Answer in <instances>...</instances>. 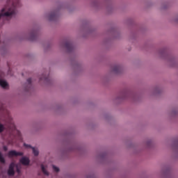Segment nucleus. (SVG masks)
I'll return each instance as SVG.
<instances>
[{
    "mask_svg": "<svg viewBox=\"0 0 178 178\" xmlns=\"http://www.w3.org/2000/svg\"><path fill=\"white\" fill-rule=\"evenodd\" d=\"M21 4L19 0H9L7 6L1 10L0 13V19L9 20L15 17L17 12V8L20 7Z\"/></svg>",
    "mask_w": 178,
    "mask_h": 178,
    "instance_id": "1",
    "label": "nucleus"
},
{
    "mask_svg": "<svg viewBox=\"0 0 178 178\" xmlns=\"http://www.w3.org/2000/svg\"><path fill=\"white\" fill-rule=\"evenodd\" d=\"M23 155L24 154L22 152H17L15 150L10 151L8 154V156L9 158H13L15 156H23Z\"/></svg>",
    "mask_w": 178,
    "mask_h": 178,
    "instance_id": "2",
    "label": "nucleus"
},
{
    "mask_svg": "<svg viewBox=\"0 0 178 178\" xmlns=\"http://www.w3.org/2000/svg\"><path fill=\"white\" fill-rule=\"evenodd\" d=\"M15 166V164L14 163H12L10 165L9 170L8 171V174L9 176H13L15 175V170H14Z\"/></svg>",
    "mask_w": 178,
    "mask_h": 178,
    "instance_id": "3",
    "label": "nucleus"
},
{
    "mask_svg": "<svg viewBox=\"0 0 178 178\" xmlns=\"http://www.w3.org/2000/svg\"><path fill=\"white\" fill-rule=\"evenodd\" d=\"M65 47H66L67 51H70V52L72 51V49H73V46L69 41L65 42Z\"/></svg>",
    "mask_w": 178,
    "mask_h": 178,
    "instance_id": "4",
    "label": "nucleus"
},
{
    "mask_svg": "<svg viewBox=\"0 0 178 178\" xmlns=\"http://www.w3.org/2000/svg\"><path fill=\"white\" fill-rule=\"evenodd\" d=\"M8 128L11 131H15L16 130V127H15V124H14V122H13L12 120H10L9 123H8Z\"/></svg>",
    "mask_w": 178,
    "mask_h": 178,
    "instance_id": "5",
    "label": "nucleus"
},
{
    "mask_svg": "<svg viewBox=\"0 0 178 178\" xmlns=\"http://www.w3.org/2000/svg\"><path fill=\"white\" fill-rule=\"evenodd\" d=\"M20 163L24 165H28L30 163V161L28 158L23 157L22 159H20Z\"/></svg>",
    "mask_w": 178,
    "mask_h": 178,
    "instance_id": "6",
    "label": "nucleus"
},
{
    "mask_svg": "<svg viewBox=\"0 0 178 178\" xmlns=\"http://www.w3.org/2000/svg\"><path fill=\"white\" fill-rule=\"evenodd\" d=\"M37 38V32L35 31H33L31 35L29 40L31 41L35 40Z\"/></svg>",
    "mask_w": 178,
    "mask_h": 178,
    "instance_id": "7",
    "label": "nucleus"
},
{
    "mask_svg": "<svg viewBox=\"0 0 178 178\" xmlns=\"http://www.w3.org/2000/svg\"><path fill=\"white\" fill-rule=\"evenodd\" d=\"M24 146L26 147L32 148L33 152L35 156H38L39 154V152H38V149L32 147L31 145H26V144H24Z\"/></svg>",
    "mask_w": 178,
    "mask_h": 178,
    "instance_id": "8",
    "label": "nucleus"
},
{
    "mask_svg": "<svg viewBox=\"0 0 178 178\" xmlns=\"http://www.w3.org/2000/svg\"><path fill=\"white\" fill-rule=\"evenodd\" d=\"M0 86L2 88H6L8 86V84L7 83V82L6 81L0 79Z\"/></svg>",
    "mask_w": 178,
    "mask_h": 178,
    "instance_id": "9",
    "label": "nucleus"
},
{
    "mask_svg": "<svg viewBox=\"0 0 178 178\" xmlns=\"http://www.w3.org/2000/svg\"><path fill=\"white\" fill-rule=\"evenodd\" d=\"M56 13H53L49 15V19L50 21H53L56 19Z\"/></svg>",
    "mask_w": 178,
    "mask_h": 178,
    "instance_id": "10",
    "label": "nucleus"
},
{
    "mask_svg": "<svg viewBox=\"0 0 178 178\" xmlns=\"http://www.w3.org/2000/svg\"><path fill=\"white\" fill-rule=\"evenodd\" d=\"M113 71L115 73H119L120 71V67L118 65H116L113 67Z\"/></svg>",
    "mask_w": 178,
    "mask_h": 178,
    "instance_id": "11",
    "label": "nucleus"
},
{
    "mask_svg": "<svg viewBox=\"0 0 178 178\" xmlns=\"http://www.w3.org/2000/svg\"><path fill=\"white\" fill-rule=\"evenodd\" d=\"M41 168H42V170L43 172V173L45 175H49V172L47 171L46 168H44V165H41Z\"/></svg>",
    "mask_w": 178,
    "mask_h": 178,
    "instance_id": "12",
    "label": "nucleus"
},
{
    "mask_svg": "<svg viewBox=\"0 0 178 178\" xmlns=\"http://www.w3.org/2000/svg\"><path fill=\"white\" fill-rule=\"evenodd\" d=\"M0 162L2 163H6L5 159L3 157V155L1 152H0Z\"/></svg>",
    "mask_w": 178,
    "mask_h": 178,
    "instance_id": "13",
    "label": "nucleus"
},
{
    "mask_svg": "<svg viewBox=\"0 0 178 178\" xmlns=\"http://www.w3.org/2000/svg\"><path fill=\"white\" fill-rule=\"evenodd\" d=\"M4 129H5V127H3V125L0 124V134L2 133Z\"/></svg>",
    "mask_w": 178,
    "mask_h": 178,
    "instance_id": "14",
    "label": "nucleus"
},
{
    "mask_svg": "<svg viewBox=\"0 0 178 178\" xmlns=\"http://www.w3.org/2000/svg\"><path fill=\"white\" fill-rule=\"evenodd\" d=\"M40 80H44L45 81H48V77L45 75H43L42 77L40 79Z\"/></svg>",
    "mask_w": 178,
    "mask_h": 178,
    "instance_id": "15",
    "label": "nucleus"
},
{
    "mask_svg": "<svg viewBox=\"0 0 178 178\" xmlns=\"http://www.w3.org/2000/svg\"><path fill=\"white\" fill-rule=\"evenodd\" d=\"M53 169L56 172H59V170H60L59 168L56 167L55 165H53Z\"/></svg>",
    "mask_w": 178,
    "mask_h": 178,
    "instance_id": "16",
    "label": "nucleus"
},
{
    "mask_svg": "<svg viewBox=\"0 0 178 178\" xmlns=\"http://www.w3.org/2000/svg\"><path fill=\"white\" fill-rule=\"evenodd\" d=\"M27 82H28L29 86H31V83H32V79H29L27 80Z\"/></svg>",
    "mask_w": 178,
    "mask_h": 178,
    "instance_id": "17",
    "label": "nucleus"
},
{
    "mask_svg": "<svg viewBox=\"0 0 178 178\" xmlns=\"http://www.w3.org/2000/svg\"><path fill=\"white\" fill-rule=\"evenodd\" d=\"M3 149H4V151H7L8 150V147L6 146H4L3 147Z\"/></svg>",
    "mask_w": 178,
    "mask_h": 178,
    "instance_id": "18",
    "label": "nucleus"
},
{
    "mask_svg": "<svg viewBox=\"0 0 178 178\" xmlns=\"http://www.w3.org/2000/svg\"><path fill=\"white\" fill-rule=\"evenodd\" d=\"M17 132L18 136L20 137L21 136V133L19 131H17Z\"/></svg>",
    "mask_w": 178,
    "mask_h": 178,
    "instance_id": "19",
    "label": "nucleus"
},
{
    "mask_svg": "<svg viewBox=\"0 0 178 178\" xmlns=\"http://www.w3.org/2000/svg\"><path fill=\"white\" fill-rule=\"evenodd\" d=\"M26 91H29V88H26L25 89Z\"/></svg>",
    "mask_w": 178,
    "mask_h": 178,
    "instance_id": "20",
    "label": "nucleus"
},
{
    "mask_svg": "<svg viewBox=\"0 0 178 178\" xmlns=\"http://www.w3.org/2000/svg\"><path fill=\"white\" fill-rule=\"evenodd\" d=\"M17 171L18 172H19L20 171H19V170L17 168Z\"/></svg>",
    "mask_w": 178,
    "mask_h": 178,
    "instance_id": "21",
    "label": "nucleus"
}]
</instances>
